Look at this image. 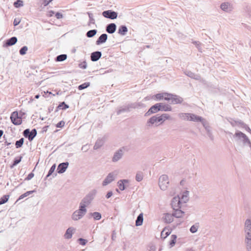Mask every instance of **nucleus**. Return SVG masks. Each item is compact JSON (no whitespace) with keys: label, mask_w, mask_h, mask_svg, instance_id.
I'll return each mask as SVG.
<instances>
[{"label":"nucleus","mask_w":251,"mask_h":251,"mask_svg":"<svg viewBox=\"0 0 251 251\" xmlns=\"http://www.w3.org/2000/svg\"><path fill=\"white\" fill-rule=\"evenodd\" d=\"M245 243L247 251H251V220L247 219L245 222Z\"/></svg>","instance_id":"f257e3e1"},{"label":"nucleus","mask_w":251,"mask_h":251,"mask_svg":"<svg viewBox=\"0 0 251 251\" xmlns=\"http://www.w3.org/2000/svg\"><path fill=\"white\" fill-rule=\"evenodd\" d=\"M97 190L93 189L86 196L81 200L79 205L84 207L86 208V207L89 205L94 199L96 194Z\"/></svg>","instance_id":"f03ea898"},{"label":"nucleus","mask_w":251,"mask_h":251,"mask_svg":"<svg viewBox=\"0 0 251 251\" xmlns=\"http://www.w3.org/2000/svg\"><path fill=\"white\" fill-rule=\"evenodd\" d=\"M233 137L237 142H241L244 145L250 146L251 142L247 135L240 131H237Z\"/></svg>","instance_id":"7ed1b4c3"},{"label":"nucleus","mask_w":251,"mask_h":251,"mask_svg":"<svg viewBox=\"0 0 251 251\" xmlns=\"http://www.w3.org/2000/svg\"><path fill=\"white\" fill-rule=\"evenodd\" d=\"M87 209L79 205L78 209L73 212L72 215V219L74 221H77L81 219L86 214Z\"/></svg>","instance_id":"20e7f679"},{"label":"nucleus","mask_w":251,"mask_h":251,"mask_svg":"<svg viewBox=\"0 0 251 251\" xmlns=\"http://www.w3.org/2000/svg\"><path fill=\"white\" fill-rule=\"evenodd\" d=\"M158 183L161 190H166L169 184L168 176L166 175L161 176L159 178Z\"/></svg>","instance_id":"39448f33"},{"label":"nucleus","mask_w":251,"mask_h":251,"mask_svg":"<svg viewBox=\"0 0 251 251\" xmlns=\"http://www.w3.org/2000/svg\"><path fill=\"white\" fill-rule=\"evenodd\" d=\"M118 174V172L117 171H114L111 173H109L106 178L103 181L102 184V185L105 186L112 182L115 180Z\"/></svg>","instance_id":"423d86ee"},{"label":"nucleus","mask_w":251,"mask_h":251,"mask_svg":"<svg viewBox=\"0 0 251 251\" xmlns=\"http://www.w3.org/2000/svg\"><path fill=\"white\" fill-rule=\"evenodd\" d=\"M166 100H171V103L173 104L181 103L183 101L182 98L179 96L169 93L168 97L165 98Z\"/></svg>","instance_id":"0eeeda50"},{"label":"nucleus","mask_w":251,"mask_h":251,"mask_svg":"<svg viewBox=\"0 0 251 251\" xmlns=\"http://www.w3.org/2000/svg\"><path fill=\"white\" fill-rule=\"evenodd\" d=\"M126 151L125 147L121 148L116 151L114 153L113 156L112 158V161L113 162H117L122 158L124 153Z\"/></svg>","instance_id":"6e6552de"},{"label":"nucleus","mask_w":251,"mask_h":251,"mask_svg":"<svg viewBox=\"0 0 251 251\" xmlns=\"http://www.w3.org/2000/svg\"><path fill=\"white\" fill-rule=\"evenodd\" d=\"M23 135L25 137L28 138L29 141H31L36 136L37 130L35 128H33L30 131L29 129L27 128L24 131Z\"/></svg>","instance_id":"1a4fd4ad"},{"label":"nucleus","mask_w":251,"mask_h":251,"mask_svg":"<svg viewBox=\"0 0 251 251\" xmlns=\"http://www.w3.org/2000/svg\"><path fill=\"white\" fill-rule=\"evenodd\" d=\"M10 119L14 125L18 126L22 123V119L21 117L19 116L18 113L17 111H14L11 113Z\"/></svg>","instance_id":"9d476101"},{"label":"nucleus","mask_w":251,"mask_h":251,"mask_svg":"<svg viewBox=\"0 0 251 251\" xmlns=\"http://www.w3.org/2000/svg\"><path fill=\"white\" fill-rule=\"evenodd\" d=\"M162 118H161L160 116H158V115H156L151 117L150 118L147 122V126H151L154 124H157L158 123H162Z\"/></svg>","instance_id":"9b49d317"},{"label":"nucleus","mask_w":251,"mask_h":251,"mask_svg":"<svg viewBox=\"0 0 251 251\" xmlns=\"http://www.w3.org/2000/svg\"><path fill=\"white\" fill-rule=\"evenodd\" d=\"M182 204L179 196L175 197L172 200L171 205L173 209H180Z\"/></svg>","instance_id":"f8f14e48"},{"label":"nucleus","mask_w":251,"mask_h":251,"mask_svg":"<svg viewBox=\"0 0 251 251\" xmlns=\"http://www.w3.org/2000/svg\"><path fill=\"white\" fill-rule=\"evenodd\" d=\"M161 103H157L152 105L149 110L145 113V116H148L151 114L155 113L160 111V106Z\"/></svg>","instance_id":"ddd939ff"},{"label":"nucleus","mask_w":251,"mask_h":251,"mask_svg":"<svg viewBox=\"0 0 251 251\" xmlns=\"http://www.w3.org/2000/svg\"><path fill=\"white\" fill-rule=\"evenodd\" d=\"M69 165V163L68 162L60 163L57 167V173L58 174H63L64 173L68 168Z\"/></svg>","instance_id":"4468645a"},{"label":"nucleus","mask_w":251,"mask_h":251,"mask_svg":"<svg viewBox=\"0 0 251 251\" xmlns=\"http://www.w3.org/2000/svg\"><path fill=\"white\" fill-rule=\"evenodd\" d=\"M221 8L226 12H229L232 10V5L228 2H223L221 4Z\"/></svg>","instance_id":"2eb2a0df"},{"label":"nucleus","mask_w":251,"mask_h":251,"mask_svg":"<svg viewBox=\"0 0 251 251\" xmlns=\"http://www.w3.org/2000/svg\"><path fill=\"white\" fill-rule=\"evenodd\" d=\"M102 55V53L101 51H96L93 52L91 54V60L93 62H96L97 61L100 59V58L101 57Z\"/></svg>","instance_id":"dca6fc26"},{"label":"nucleus","mask_w":251,"mask_h":251,"mask_svg":"<svg viewBox=\"0 0 251 251\" xmlns=\"http://www.w3.org/2000/svg\"><path fill=\"white\" fill-rule=\"evenodd\" d=\"M169 93H158L155 95H153L151 97L152 99H156V100H161L163 99L165 100V98L168 97Z\"/></svg>","instance_id":"f3484780"},{"label":"nucleus","mask_w":251,"mask_h":251,"mask_svg":"<svg viewBox=\"0 0 251 251\" xmlns=\"http://www.w3.org/2000/svg\"><path fill=\"white\" fill-rule=\"evenodd\" d=\"M75 229L73 227H69L64 234V238L67 239H71L72 237L73 234L75 232Z\"/></svg>","instance_id":"a211bd4d"},{"label":"nucleus","mask_w":251,"mask_h":251,"mask_svg":"<svg viewBox=\"0 0 251 251\" xmlns=\"http://www.w3.org/2000/svg\"><path fill=\"white\" fill-rule=\"evenodd\" d=\"M116 25L114 23L108 24L106 26V31L109 34L114 33L116 30Z\"/></svg>","instance_id":"6ab92c4d"},{"label":"nucleus","mask_w":251,"mask_h":251,"mask_svg":"<svg viewBox=\"0 0 251 251\" xmlns=\"http://www.w3.org/2000/svg\"><path fill=\"white\" fill-rule=\"evenodd\" d=\"M184 73L185 75L193 79L196 80H200L201 79V76L200 75L195 74V73L192 72L190 71L186 70L184 72Z\"/></svg>","instance_id":"aec40b11"},{"label":"nucleus","mask_w":251,"mask_h":251,"mask_svg":"<svg viewBox=\"0 0 251 251\" xmlns=\"http://www.w3.org/2000/svg\"><path fill=\"white\" fill-rule=\"evenodd\" d=\"M17 42V38L16 37H12L11 38L7 39L5 44H4V47L11 46L15 45Z\"/></svg>","instance_id":"412c9836"},{"label":"nucleus","mask_w":251,"mask_h":251,"mask_svg":"<svg viewBox=\"0 0 251 251\" xmlns=\"http://www.w3.org/2000/svg\"><path fill=\"white\" fill-rule=\"evenodd\" d=\"M107 39V35L106 33H103L98 38L96 41V44L99 45L104 43Z\"/></svg>","instance_id":"4be33fe9"},{"label":"nucleus","mask_w":251,"mask_h":251,"mask_svg":"<svg viewBox=\"0 0 251 251\" xmlns=\"http://www.w3.org/2000/svg\"><path fill=\"white\" fill-rule=\"evenodd\" d=\"M173 214L165 213L163 217L164 221L167 224H170L174 220Z\"/></svg>","instance_id":"5701e85b"},{"label":"nucleus","mask_w":251,"mask_h":251,"mask_svg":"<svg viewBox=\"0 0 251 251\" xmlns=\"http://www.w3.org/2000/svg\"><path fill=\"white\" fill-rule=\"evenodd\" d=\"M189 192L188 191H185L182 193L181 195L180 201L182 204L186 203L189 200Z\"/></svg>","instance_id":"b1692460"},{"label":"nucleus","mask_w":251,"mask_h":251,"mask_svg":"<svg viewBox=\"0 0 251 251\" xmlns=\"http://www.w3.org/2000/svg\"><path fill=\"white\" fill-rule=\"evenodd\" d=\"M202 120V117L198 116L195 114L190 113L189 121L194 122H199Z\"/></svg>","instance_id":"393cba45"},{"label":"nucleus","mask_w":251,"mask_h":251,"mask_svg":"<svg viewBox=\"0 0 251 251\" xmlns=\"http://www.w3.org/2000/svg\"><path fill=\"white\" fill-rule=\"evenodd\" d=\"M127 31V27L125 25H122L119 27L118 33L121 35L125 36L126 34Z\"/></svg>","instance_id":"a878e982"},{"label":"nucleus","mask_w":251,"mask_h":251,"mask_svg":"<svg viewBox=\"0 0 251 251\" xmlns=\"http://www.w3.org/2000/svg\"><path fill=\"white\" fill-rule=\"evenodd\" d=\"M130 107H129V104L127 105H125L119 108V109L117 111V114L118 115L121 114L122 113L129 111V109H130Z\"/></svg>","instance_id":"bb28decb"},{"label":"nucleus","mask_w":251,"mask_h":251,"mask_svg":"<svg viewBox=\"0 0 251 251\" xmlns=\"http://www.w3.org/2000/svg\"><path fill=\"white\" fill-rule=\"evenodd\" d=\"M129 104V107H130L131 108H142L145 107V104L141 102H136L132 103Z\"/></svg>","instance_id":"cd10ccee"},{"label":"nucleus","mask_w":251,"mask_h":251,"mask_svg":"<svg viewBox=\"0 0 251 251\" xmlns=\"http://www.w3.org/2000/svg\"><path fill=\"white\" fill-rule=\"evenodd\" d=\"M104 142V141L102 138H99L95 143L94 149L95 150L99 149L103 145Z\"/></svg>","instance_id":"c85d7f7f"},{"label":"nucleus","mask_w":251,"mask_h":251,"mask_svg":"<svg viewBox=\"0 0 251 251\" xmlns=\"http://www.w3.org/2000/svg\"><path fill=\"white\" fill-rule=\"evenodd\" d=\"M190 113H179L178 114V118L183 121H189Z\"/></svg>","instance_id":"c756f323"},{"label":"nucleus","mask_w":251,"mask_h":251,"mask_svg":"<svg viewBox=\"0 0 251 251\" xmlns=\"http://www.w3.org/2000/svg\"><path fill=\"white\" fill-rule=\"evenodd\" d=\"M174 212L173 213V215L175 217L179 218L183 216L184 212L180 209H173Z\"/></svg>","instance_id":"7c9ffc66"},{"label":"nucleus","mask_w":251,"mask_h":251,"mask_svg":"<svg viewBox=\"0 0 251 251\" xmlns=\"http://www.w3.org/2000/svg\"><path fill=\"white\" fill-rule=\"evenodd\" d=\"M143 214L142 213H140L137 217L136 221H135V225L136 226H140L143 224Z\"/></svg>","instance_id":"2f4dec72"},{"label":"nucleus","mask_w":251,"mask_h":251,"mask_svg":"<svg viewBox=\"0 0 251 251\" xmlns=\"http://www.w3.org/2000/svg\"><path fill=\"white\" fill-rule=\"evenodd\" d=\"M160 111H172V107L168 105L165 104L161 103V105L160 106Z\"/></svg>","instance_id":"473e14b6"},{"label":"nucleus","mask_w":251,"mask_h":251,"mask_svg":"<svg viewBox=\"0 0 251 251\" xmlns=\"http://www.w3.org/2000/svg\"><path fill=\"white\" fill-rule=\"evenodd\" d=\"M200 227V224L199 223H196L194 225L192 226L190 228V231L192 233H195L197 232L198 231V228Z\"/></svg>","instance_id":"72a5a7b5"},{"label":"nucleus","mask_w":251,"mask_h":251,"mask_svg":"<svg viewBox=\"0 0 251 251\" xmlns=\"http://www.w3.org/2000/svg\"><path fill=\"white\" fill-rule=\"evenodd\" d=\"M102 16H117L118 13L111 10L104 11L102 13Z\"/></svg>","instance_id":"f704fd0d"},{"label":"nucleus","mask_w":251,"mask_h":251,"mask_svg":"<svg viewBox=\"0 0 251 251\" xmlns=\"http://www.w3.org/2000/svg\"><path fill=\"white\" fill-rule=\"evenodd\" d=\"M67 56L65 54H62L58 55L55 58V61L57 62H61L67 59Z\"/></svg>","instance_id":"c9c22d12"},{"label":"nucleus","mask_w":251,"mask_h":251,"mask_svg":"<svg viewBox=\"0 0 251 251\" xmlns=\"http://www.w3.org/2000/svg\"><path fill=\"white\" fill-rule=\"evenodd\" d=\"M90 215L93 217L94 219L95 220H99L101 218V214L98 212H94L93 213H91Z\"/></svg>","instance_id":"e433bc0d"},{"label":"nucleus","mask_w":251,"mask_h":251,"mask_svg":"<svg viewBox=\"0 0 251 251\" xmlns=\"http://www.w3.org/2000/svg\"><path fill=\"white\" fill-rule=\"evenodd\" d=\"M64 12V11L62 10L58 11H50V16H52L53 14H54L55 16H63L65 14Z\"/></svg>","instance_id":"4c0bfd02"},{"label":"nucleus","mask_w":251,"mask_h":251,"mask_svg":"<svg viewBox=\"0 0 251 251\" xmlns=\"http://www.w3.org/2000/svg\"><path fill=\"white\" fill-rule=\"evenodd\" d=\"M97 32L96 29L90 30L86 33V36L88 38H92L96 34Z\"/></svg>","instance_id":"58836bf2"},{"label":"nucleus","mask_w":251,"mask_h":251,"mask_svg":"<svg viewBox=\"0 0 251 251\" xmlns=\"http://www.w3.org/2000/svg\"><path fill=\"white\" fill-rule=\"evenodd\" d=\"M9 198V196L8 195L3 196L1 198H0V205L6 203L8 201Z\"/></svg>","instance_id":"ea45409f"},{"label":"nucleus","mask_w":251,"mask_h":251,"mask_svg":"<svg viewBox=\"0 0 251 251\" xmlns=\"http://www.w3.org/2000/svg\"><path fill=\"white\" fill-rule=\"evenodd\" d=\"M35 192V190L29 191L26 192L25 193L21 195L19 197V199H18V201L24 199L25 197H27V196L29 195L30 194H32L33 193H34Z\"/></svg>","instance_id":"a19ab883"},{"label":"nucleus","mask_w":251,"mask_h":251,"mask_svg":"<svg viewBox=\"0 0 251 251\" xmlns=\"http://www.w3.org/2000/svg\"><path fill=\"white\" fill-rule=\"evenodd\" d=\"M22 156H20L19 157L15 158L13 161V164L11 166V168H12L14 166H16L22 160Z\"/></svg>","instance_id":"79ce46f5"},{"label":"nucleus","mask_w":251,"mask_h":251,"mask_svg":"<svg viewBox=\"0 0 251 251\" xmlns=\"http://www.w3.org/2000/svg\"><path fill=\"white\" fill-rule=\"evenodd\" d=\"M176 238L177 236L176 235L173 234L171 235V240L170 242V245L171 247H173L175 245Z\"/></svg>","instance_id":"37998d69"},{"label":"nucleus","mask_w":251,"mask_h":251,"mask_svg":"<svg viewBox=\"0 0 251 251\" xmlns=\"http://www.w3.org/2000/svg\"><path fill=\"white\" fill-rule=\"evenodd\" d=\"M24 138H22L20 140L17 141L15 143L16 148H21L23 146V145L24 144Z\"/></svg>","instance_id":"c03bdc74"},{"label":"nucleus","mask_w":251,"mask_h":251,"mask_svg":"<svg viewBox=\"0 0 251 251\" xmlns=\"http://www.w3.org/2000/svg\"><path fill=\"white\" fill-rule=\"evenodd\" d=\"M90 82H85L82 84L79 85L78 87V89L79 90H81L88 88L90 86Z\"/></svg>","instance_id":"a18cd8bd"},{"label":"nucleus","mask_w":251,"mask_h":251,"mask_svg":"<svg viewBox=\"0 0 251 251\" xmlns=\"http://www.w3.org/2000/svg\"><path fill=\"white\" fill-rule=\"evenodd\" d=\"M143 173L141 172L137 173L135 176L136 180L138 182L141 181L143 179Z\"/></svg>","instance_id":"49530a36"},{"label":"nucleus","mask_w":251,"mask_h":251,"mask_svg":"<svg viewBox=\"0 0 251 251\" xmlns=\"http://www.w3.org/2000/svg\"><path fill=\"white\" fill-rule=\"evenodd\" d=\"M14 6L16 8H19L23 6V1L21 0H17L14 2Z\"/></svg>","instance_id":"de8ad7c7"},{"label":"nucleus","mask_w":251,"mask_h":251,"mask_svg":"<svg viewBox=\"0 0 251 251\" xmlns=\"http://www.w3.org/2000/svg\"><path fill=\"white\" fill-rule=\"evenodd\" d=\"M58 108L65 110L69 108V105L66 104L65 102H62L59 104Z\"/></svg>","instance_id":"09e8293b"},{"label":"nucleus","mask_w":251,"mask_h":251,"mask_svg":"<svg viewBox=\"0 0 251 251\" xmlns=\"http://www.w3.org/2000/svg\"><path fill=\"white\" fill-rule=\"evenodd\" d=\"M55 168H56L55 164H53L50 168V169L46 176V178L49 177L50 175H52V174L54 172V171L55 169Z\"/></svg>","instance_id":"8fccbe9b"},{"label":"nucleus","mask_w":251,"mask_h":251,"mask_svg":"<svg viewBox=\"0 0 251 251\" xmlns=\"http://www.w3.org/2000/svg\"><path fill=\"white\" fill-rule=\"evenodd\" d=\"M28 48L26 46L23 47L19 50V53L21 55H24L26 54Z\"/></svg>","instance_id":"3c124183"},{"label":"nucleus","mask_w":251,"mask_h":251,"mask_svg":"<svg viewBox=\"0 0 251 251\" xmlns=\"http://www.w3.org/2000/svg\"><path fill=\"white\" fill-rule=\"evenodd\" d=\"M160 116H161V118H162V123H163L165 120H169L170 119V116L168 114L164 113V114H163L161 115H160Z\"/></svg>","instance_id":"603ef678"},{"label":"nucleus","mask_w":251,"mask_h":251,"mask_svg":"<svg viewBox=\"0 0 251 251\" xmlns=\"http://www.w3.org/2000/svg\"><path fill=\"white\" fill-rule=\"evenodd\" d=\"M118 184L119 189L121 191H123L126 189L125 185L123 184V181H121L120 180L118 182Z\"/></svg>","instance_id":"864d4df0"},{"label":"nucleus","mask_w":251,"mask_h":251,"mask_svg":"<svg viewBox=\"0 0 251 251\" xmlns=\"http://www.w3.org/2000/svg\"><path fill=\"white\" fill-rule=\"evenodd\" d=\"M78 67L83 69H85L87 67V64L85 61H83L82 62H81L79 64Z\"/></svg>","instance_id":"5fc2aeb1"},{"label":"nucleus","mask_w":251,"mask_h":251,"mask_svg":"<svg viewBox=\"0 0 251 251\" xmlns=\"http://www.w3.org/2000/svg\"><path fill=\"white\" fill-rule=\"evenodd\" d=\"M79 243L82 246H84L87 243V240L83 238H80L78 239Z\"/></svg>","instance_id":"6e6d98bb"},{"label":"nucleus","mask_w":251,"mask_h":251,"mask_svg":"<svg viewBox=\"0 0 251 251\" xmlns=\"http://www.w3.org/2000/svg\"><path fill=\"white\" fill-rule=\"evenodd\" d=\"M199 122H201L202 124V126H203V127L204 128L209 126L207 122L202 117V120L200 121Z\"/></svg>","instance_id":"4d7b16f0"},{"label":"nucleus","mask_w":251,"mask_h":251,"mask_svg":"<svg viewBox=\"0 0 251 251\" xmlns=\"http://www.w3.org/2000/svg\"><path fill=\"white\" fill-rule=\"evenodd\" d=\"M64 125H65V122L63 121H61L57 124L56 126L57 127L62 128L64 126Z\"/></svg>","instance_id":"13d9d810"},{"label":"nucleus","mask_w":251,"mask_h":251,"mask_svg":"<svg viewBox=\"0 0 251 251\" xmlns=\"http://www.w3.org/2000/svg\"><path fill=\"white\" fill-rule=\"evenodd\" d=\"M52 0H41V3L44 6L47 5Z\"/></svg>","instance_id":"bf43d9fd"},{"label":"nucleus","mask_w":251,"mask_h":251,"mask_svg":"<svg viewBox=\"0 0 251 251\" xmlns=\"http://www.w3.org/2000/svg\"><path fill=\"white\" fill-rule=\"evenodd\" d=\"M230 123L233 126H234L236 124H238L239 125H241V126H242L244 125V123L241 121H233V122H230Z\"/></svg>","instance_id":"052dcab7"},{"label":"nucleus","mask_w":251,"mask_h":251,"mask_svg":"<svg viewBox=\"0 0 251 251\" xmlns=\"http://www.w3.org/2000/svg\"><path fill=\"white\" fill-rule=\"evenodd\" d=\"M34 176V175L33 173H30L25 178V180H29L33 177Z\"/></svg>","instance_id":"680f3d73"},{"label":"nucleus","mask_w":251,"mask_h":251,"mask_svg":"<svg viewBox=\"0 0 251 251\" xmlns=\"http://www.w3.org/2000/svg\"><path fill=\"white\" fill-rule=\"evenodd\" d=\"M20 22H21L20 19L15 18L14 21V22H13L14 25L16 26V25H18L19 24V23H20Z\"/></svg>","instance_id":"e2e57ef3"},{"label":"nucleus","mask_w":251,"mask_h":251,"mask_svg":"<svg viewBox=\"0 0 251 251\" xmlns=\"http://www.w3.org/2000/svg\"><path fill=\"white\" fill-rule=\"evenodd\" d=\"M95 19L93 18V17H89V22L88 25H91L92 24H95Z\"/></svg>","instance_id":"0e129e2a"},{"label":"nucleus","mask_w":251,"mask_h":251,"mask_svg":"<svg viewBox=\"0 0 251 251\" xmlns=\"http://www.w3.org/2000/svg\"><path fill=\"white\" fill-rule=\"evenodd\" d=\"M116 238V232L115 230L112 231L111 239L112 240H115Z\"/></svg>","instance_id":"69168bd1"},{"label":"nucleus","mask_w":251,"mask_h":251,"mask_svg":"<svg viewBox=\"0 0 251 251\" xmlns=\"http://www.w3.org/2000/svg\"><path fill=\"white\" fill-rule=\"evenodd\" d=\"M81 150L84 152H86L88 150L87 145L83 146L81 148Z\"/></svg>","instance_id":"338daca9"},{"label":"nucleus","mask_w":251,"mask_h":251,"mask_svg":"<svg viewBox=\"0 0 251 251\" xmlns=\"http://www.w3.org/2000/svg\"><path fill=\"white\" fill-rule=\"evenodd\" d=\"M245 10L247 11V14H251V7L250 6H247L246 7Z\"/></svg>","instance_id":"774afa93"}]
</instances>
